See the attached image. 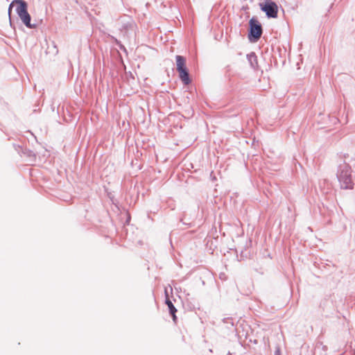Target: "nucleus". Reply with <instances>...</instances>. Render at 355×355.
<instances>
[{"label":"nucleus","instance_id":"nucleus-7","mask_svg":"<svg viewBox=\"0 0 355 355\" xmlns=\"http://www.w3.org/2000/svg\"><path fill=\"white\" fill-rule=\"evenodd\" d=\"M166 304H167L168 307V309H169V312L173 316V320L174 322L176 321V315H175V313L177 311V309H175V307L173 306V303L171 302V301L170 300H168V298L166 299Z\"/></svg>","mask_w":355,"mask_h":355},{"label":"nucleus","instance_id":"nucleus-6","mask_svg":"<svg viewBox=\"0 0 355 355\" xmlns=\"http://www.w3.org/2000/svg\"><path fill=\"white\" fill-rule=\"evenodd\" d=\"M248 60L249 63L250 64V66L255 69L257 67L258 63H257V55L254 53H251L247 55Z\"/></svg>","mask_w":355,"mask_h":355},{"label":"nucleus","instance_id":"nucleus-1","mask_svg":"<svg viewBox=\"0 0 355 355\" xmlns=\"http://www.w3.org/2000/svg\"><path fill=\"white\" fill-rule=\"evenodd\" d=\"M17 5L16 12L24 25L30 28H34L35 25L31 24V15L27 10V3L23 0H14L10 5L8 12L10 14L12 8Z\"/></svg>","mask_w":355,"mask_h":355},{"label":"nucleus","instance_id":"nucleus-5","mask_svg":"<svg viewBox=\"0 0 355 355\" xmlns=\"http://www.w3.org/2000/svg\"><path fill=\"white\" fill-rule=\"evenodd\" d=\"M250 37L254 40H259L262 34V28L260 23L255 19L252 18L250 21Z\"/></svg>","mask_w":355,"mask_h":355},{"label":"nucleus","instance_id":"nucleus-4","mask_svg":"<svg viewBox=\"0 0 355 355\" xmlns=\"http://www.w3.org/2000/svg\"><path fill=\"white\" fill-rule=\"evenodd\" d=\"M261 10L264 11L268 17L276 18L277 16L278 8L277 4L270 0L260 5Z\"/></svg>","mask_w":355,"mask_h":355},{"label":"nucleus","instance_id":"nucleus-2","mask_svg":"<svg viewBox=\"0 0 355 355\" xmlns=\"http://www.w3.org/2000/svg\"><path fill=\"white\" fill-rule=\"evenodd\" d=\"M337 178L340 184V187L344 189H351L353 188L354 183L351 177L350 168L347 165H343L339 167Z\"/></svg>","mask_w":355,"mask_h":355},{"label":"nucleus","instance_id":"nucleus-3","mask_svg":"<svg viewBox=\"0 0 355 355\" xmlns=\"http://www.w3.org/2000/svg\"><path fill=\"white\" fill-rule=\"evenodd\" d=\"M176 67L179 76L184 85H189L191 82L189 73L186 67V59L182 55H176Z\"/></svg>","mask_w":355,"mask_h":355}]
</instances>
